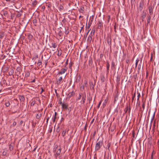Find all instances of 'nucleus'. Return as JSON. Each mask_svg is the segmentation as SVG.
<instances>
[{
	"instance_id": "nucleus-1",
	"label": "nucleus",
	"mask_w": 159,
	"mask_h": 159,
	"mask_svg": "<svg viewBox=\"0 0 159 159\" xmlns=\"http://www.w3.org/2000/svg\"><path fill=\"white\" fill-rule=\"evenodd\" d=\"M99 138L97 139V143L96 144L95 147V151H98V150L100 148L102 147L103 144V143L102 140H100L98 141Z\"/></svg>"
},
{
	"instance_id": "nucleus-2",
	"label": "nucleus",
	"mask_w": 159,
	"mask_h": 159,
	"mask_svg": "<svg viewBox=\"0 0 159 159\" xmlns=\"http://www.w3.org/2000/svg\"><path fill=\"white\" fill-rule=\"evenodd\" d=\"M154 7H153L151 6H149L148 7L149 12V15H152L153 13V9Z\"/></svg>"
},
{
	"instance_id": "nucleus-3",
	"label": "nucleus",
	"mask_w": 159,
	"mask_h": 159,
	"mask_svg": "<svg viewBox=\"0 0 159 159\" xmlns=\"http://www.w3.org/2000/svg\"><path fill=\"white\" fill-rule=\"evenodd\" d=\"M151 16L150 15H149V14H148L147 15L146 19L147 20V23L146 24V25L147 26L150 23L151 19Z\"/></svg>"
},
{
	"instance_id": "nucleus-4",
	"label": "nucleus",
	"mask_w": 159,
	"mask_h": 159,
	"mask_svg": "<svg viewBox=\"0 0 159 159\" xmlns=\"http://www.w3.org/2000/svg\"><path fill=\"white\" fill-rule=\"evenodd\" d=\"M106 41H107L108 45H110V47H111V37H107L106 38Z\"/></svg>"
},
{
	"instance_id": "nucleus-5",
	"label": "nucleus",
	"mask_w": 159,
	"mask_h": 159,
	"mask_svg": "<svg viewBox=\"0 0 159 159\" xmlns=\"http://www.w3.org/2000/svg\"><path fill=\"white\" fill-rule=\"evenodd\" d=\"M98 29H100L101 28L102 25L103 23L102 22V20H98Z\"/></svg>"
},
{
	"instance_id": "nucleus-6",
	"label": "nucleus",
	"mask_w": 159,
	"mask_h": 159,
	"mask_svg": "<svg viewBox=\"0 0 159 159\" xmlns=\"http://www.w3.org/2000/svg\"><path fill=\"white\" fill-rule=\"evenodd\" d=\"M82 103L84 104L85 103L86 98V95L85 93H83L82 94Z\"/></svg>"
},
{
	"instance_id": "nucleus-7",
	"label": "nucleus",
	"mask_w": 159,
	"mask_h": 159,
	"mask_svg": "<svg viewBox=\"0 0 159 159\" xmlns=\"http://www.w3.org/2000/svg\"><path fill=\"white\" fill-rule=\"evenodd\" d=\"M75 93L74 91H72V92L69 93L67 95V98H70L71 97L74 96Z\"/></svg>"
},
{
	"instance_id": "nucleus-8",
	"label": "nucleus",
	"mask_w": 159,
	"mask_h": 159,
	"mask_svg": "<svg viewBox=\"0 0 159 159\" xmlns=\"http://www.w3.org/2000/svg\"><path fill=\"white\" fill-rule=\"evenodd\" d=\"M146 17V13L144 12V11H143V14L141 15V20L142 22L144 21V19Z\"/></svg>"
},
{
	"instance_id": "nucleus-9",
	"label": "nucleus",
	"mask_w": 159,
	"mask_h": 159,
	"mask_svg": "<svg viewBox=\"0 0 159 159\" xmlns=\"http://www.w3.org/2000/svg\"><path fill=\"white\" fill-rule=\"evenodd\" d=\"M144 2L143 1H142L140 2L139 4V10L140 11H141L142 10Z\"/></svg>"
},
{
	"instance_id": "nucleus-10",
	"label": "nucleus",
	"mask_w": 159,
	"mask_h": 159,
	"mask_svg": "<svg viewBox=\"0 0 159 159\" xmlns=\"http://www.w3.org/2000/svg\"><path fill=\"white\" fill-rule=\"evenodd\" d=\"M66 70V68H62L61 69V71L59 72L58 74L61 75L63 74L65 72Z\"/></svg>"
},
{
	"instance_id": "nucleus-11",
	"label": "nucleus",
	"mask_w": 159,
	"mask_h": 159,
	"mask_svg": "<svg viewBox=\"0 0 159 159\" xmlns=\"http://www.w3.org/2000/svg\"><path fill=\"white\" fill-rule=\"evenodd\" d=\"M61 106L62 108L63 109H67L68 107V104L67 103H62L61 105Z\"/></svg>"
},
{
	"instance_id": "nucleus-12",
	"label": "nucleus",
	"mask_w": 159,
	"mask_h": 159,
	"mask_svg": "<svg viewBox=\"0 0 159 159\" xmlns=\"http://www.w3.org/2000/svg\"><path fill=\"white\" fill-rule=\"evenodd\" d=\"M116 65L115 62L112 61L111 62V68L112 70H114L116 69Z\"/></svg>"
},
{
	"instance_id": "nucleus-13",
	"label": "nucleus",
	"mask_w": 159,
	"mask_h": 159,
	"mask_svg": "<svg viewBox=\"0 0 159 159\" xmlns=\"http://www.w3.org/2000/svg\"><path fill=\"white\" fill-rule=\"evenodd\" d=\"M62 80V77H60L58 80H57V84L59 85L61 84V82Z\"/></svg>"
},
{
	"instance_id": "nucleus-14",
	"label": "nucleus",
	"mask_w": 159,
	"mask_h": 159,
	"mask_svg": "<svg viewBox=\"0 0 159 159\" xmlns=\"http://www.w3.org/2000/svg\"><path fill=\"white\" fill-rule=\"evenodd\" d=\"M120 76L119 75H117L116 78V81L117 84H120Z\"/></svg>"
},
{
	"instance_id": "nucleus-15",
	"label": "nucleus",
	"mask_w": 159,
	"mask_h": 159,
	"mask_svg": "<svg viewBox=\"0 0 159 159\" xmlns=\"http://www.w3.org/2000/svg\"><path fill=\"white\" fill-rule=\"evenodd\" d=\"M109 67H110V64L107 61V72H109Z\"/></svg>"
},
{
	"instance_id": "nucleus-16",
	"label": "nucleus",
	"mask_w": 159,
	"mask_h": 159,
	"mask_svg": "<svg viewBox=\"0 0 159 159\" xmlns=\"http://www.w3.org/2000/svg\"><path fill=\"white\" fill-rule=\"evenodd\" d=\"M83 94V93H79V96L77 97V98L76 99V100L77 101L79 100H80L81 99V97L82 96V95Z\"/></svg>"
},
{
	"instance_id": "nucleus-17",
	"label": "nucleus",
	"mask_w": 159,
	"mask_h": 159,
	"mask_svg": "<svg viewBox=\"0 0 159 159\" xmlns=\"http://www.w3.org/2000/svg\"><path fill=\"white\" fill-rule=\"evenodd\" d=\"M84 10V7L83 6H81L80 8L79 9V11L82 13H83Z\"/></svg>"
},
{
	"instance_id": "nucleus-18",
	"label": "nucleus",
	"mask_w": 159,
	"mask_h": 159,
	"mask_svg": "<svg viewBox=\"0 0 159 159\" xmlns=\"http://www.w3.org/2000/svg\"><path fill=\"white\" fill-rule=\"evenodd\" d=\"M118 94L117 93H116L114 97V102H116L118 99Z\"/></svg>"
},
{
	"instance_id": "nucleus-19",
	"label": "nucleus",
	"mask_w": 159,
	"mask_h": 159,
	"mask_svg": "<svg viewBox=\"0 0 159 159\" xmlns=\"http://www.w3.org/2000/svg\"><path fill=\"white\" fill-rule=\"evenodd\" d=\"M10 102L9 101H6L5 103V106L7 107H9L10 105Z\"/></svg>"
},
{
	"instance_id": "nucleus-20",
	"label": "nucleus",
	"mask_w": 159,
	"mask_h": 159,
	"mask_svg": "<svg viewBox=\"0 0 159 159\" xmlns=\"http://www.w3.org/2000/svg\"><path fill=\"white\" fill-rule=\"evenodd\" d=\"M28 38L30 40H31L33 38V36L30 34H29L28 35Z\"/></svg>"
},
{
	"instance_id": "nucleus-21",
	"label": "nucleus",
	"mask_w": 159,
	"mask_h": 159,
	"mask_svg": "<svg viewBox=\"0 0 159 159\" xmlns=\"http://www.w3.org/2000/svg\"><path fill=\"white\" fill-rule=\"evenodd\" d=\"M95 29H92L91 31L90 34V35H91V36L94 35V34L95 33Z\"/></svg>"
},
{
	"instance_id": "nucleus-22",
	"label": "nucleus",
	"mask_w": 159,
	"mask_h": 159,
	"mask_svg": "<svg viewBox=\"0 0 159 159\" xmlns=\"http://www.w3.org/2000/svg\"><path fill=\"white\" fill-rule=\"evenodd\" d=\"M42 19L41 20V21H40V22H43L46 19L47 17L44 15H43L42 16Z\"/></svg>"
},
{
	"instance_id": "nucleus-23",
	"label": "nucleus",
	"mask_w": 159,
	"mask_h": 159,
	"mask_svg": "<svg viewBox=\"0 0 159 159\" xmlns=\"http://www.w3.org/2000/svg\"><path fill=\"white\" fill-rule=\"evenodd\" d=\"M57 50H58L57 55L59 56H61L62 54V50L61 49H57Z\"/></svg>"
},
{
	"instance_id": "nucleus-24",
	"label": "nucleus",
	"mask_w": 159,
	"mask_h": 159,
	"mask_svg": "<svg viewBox=\"0 0 159 159\" xmlns=\"http://www.w3.org/2000/svg\"><path fill=\"white\" fill-rule=\"evenodd\" d=\"M101 80L102 82H104L105 81V77L104 75L101 76Z\"/></svg>"
},
{
	"instance_id": "nucleus-25",
	"label": "nucleus",
	"mask_w": 159,
	"mask_h": 159,
	"mask_svg": "<svg viewBox=\"0 0 159 159\" xmlns=\"http://www.w3.org/2000/svg\"><path fill=\"white\" fill-rule=\"evenodd\" d=\"M92 36L91 35H89L87 39V40H88L89 42H90L92 39Z\"/></svg>"
},
{
	"instance_id": "nucleus-26",
	"label": "nucleus",
	"mask_w": 159,
	"mask_h": 159,
	"mask_svg": "<svg viewBox=\"0 0 159 159\" xmlns=\"http://www.w3.org/2000/svg\"><path fill=\"white\" fill-rule=\"evenodd\" d=\"M142 61V60H141L140 61V64L138 65V70H140L141 68V67L142 66H141Z\"/></svg>"
},
{
	"instance_id": "nucleus-27",
	"label": "nucleus",
	"mask_w": 159,
	"mask_h": 159,
	"mask_svg": "<svg viewBox=\"0 0 159 159\" xmlns=\"http://www.w3.org/2000/svg\"><path fill=\"white\" fill-rule=\"evenodd\" d=\"M20 100L21 101H24L25 100V98L23 96H20L19 97Z\"/></svg>"
},
{
	"instance_id": "nucleus-28",
	"label": "nucleus",
	"mask_w": 159,
	"mask_h": 159,
	"mask_svg": "<svg viewBox=\"0 0 159 159\" xmlns=\"http://www.w3.org/2000/svg\"><path fill=\"white\" fill-rule=\"evenodd\" d=\"M66 130H64L62 132V134H61L62 136L63 137H64L65 135L66 134Z\"/></svg>"
},
{
	"instance_id": "nucleus-29",
	"label": "nucleus",
	"mask_w": 159,
	"mask_h": 159,
	"mask_svg": "<svg viewBox=\"0 0 159 159\" xmlns=\"http://www.w3.org/2000/svg\"><path fill=\"white\" fill-rule=\"evenodd\" d=\"M58 8L59 10L60 11H61L63 9V7L61 5H59V6L58 7Z\"/></svg>"
},
{
	"instance_id": "nucleus-30",
	"label": "nucleus",
	"mask_w": 159,
	"mask_h": 159,
	"mask_svg": "<svg viewBox=\"0 0 159 159\" xmlns=\"http://www.w3.org/2000/svg\"><path fill=\"white\" fill-rule=\"evenodd\" d=\"M16 70L17 71L19 72V74H20V71H21V68L20 67H17L16 68Z\"/></svg>"
},
{
	"instance_id": "nucleus-31",
	"label": "nucleus",
	"mask_w": 159,
	"mask_h": 159,
	"mask_svg": "<svg viewBox=\"0 0 159 159\" xmlns=\"http://www.w3.org/2000/svg\"><path fill=\"white\" fill-rule=\"evenodd\" d=\"M9 149L10 151H11L13 149V146L11 144L9 146Z\"/></svg>"
},
{
	"instance_id": "nucleus-32",
	"label": "nucleus",
	"mask_w": 159,
	"mask_h": 159,
	"mask_svg": "<svg viewBox=\"0 0 159 159\" xmlns=\"http://www.w3.org/2000/svg\"><path fill=\"white\" fill-rule=\"evenodd\" d=\"M87 99H88V100L89 101V103H90L91 101L92 100V97H88Z\"/></svg>"
},
{
	"instance_id": "nucleus-33",
	"label": "nucleus",
	"mask_w": 159,
	"mask_h": 159,
	"mask_svg": "<svg viewBox=\"0 0 159 159\" xmlns=\"http://www.w3.org/2000/svg\"><path fill=\"white\" fill-rule=\"evenodd\" d=\"M87 23H86V29L88 30H90L89 28L90 26V25H89V24H88V26H87Z\"/></svg>"
},
{
	"instance_id": "nucleus-34",
	"label": "nucleus",
	"mask_w": 159,
	"mask_h": 159,
	"mask_svg": "<svg viewBox=\"0 0 159 159\" xmlns=\"http://www.w3.org/2000/svg\"><path fill=\"white\" fill-rule=\"evenodd\" d=\"M52 47L54 48H56L57 47V45L56 43H52Z\"/></svg>"
},
{
	"instance_id": "nucleus-35",
	"label": "nucleus",
	"mask_w": 159,
	"mask_h": 159,
	"mask_svg": "<svg viewBox=\"0 0 159 159\" xmlns=\"http://www.w3.org/2000/svg\"><path fill=\"white\" fill-rule=\"evenodd\" d=\"M139 61V60L138 58H137V59L136 60V63H135V67H136L138 65V63Z\"/></svg>"
},
{
	"instance_id": "nucleus-36",
	"label": "nucleus",
	"mask_w": 159,
	"mask_h": 159,
	"mask_svg": "<svg viewBox=\"0 0 159 159\" xmlns=\"http://www.w3.org/2000/svg\"><path fill=\"white\" fill-rule=\"evenodd\" d=\"M7 12L6 11H3V14L5 16H6L7 14Z\"/></svg>"
},
{
	"instance_id": "nucleus-37",
	"label": "nucleus",
	"mask_w": 159,
	"mask_h": 159,
	"mask_svg": "<svg viewBox=\"0 0 159 159\" xmlns=\"http://www.w3.org/2000/svg\"><path fill=\"white\" fill-rule=\"evenodd\" d=\"M143 103L142 105V108L143 109V110H144V108H145V101H143Z\"/></svg>"
},
{
	"instance_id": "nucleus-38",
	"label": "nucleus",
	"mask_w": 159,
	"mask_h": 159,
	"mask_svg": "<svg viewBox=\"0 0 159 159\" xmlns=\"http://www.w3.org/2000/svg\"><path fill=\"white\" fill-rule=\"evenodd\" d=\"M135 93H134V95L132 96V102H133V101L134 99V98L135 97Z\"/></svg>"
},
{
	"instance_id": "nucleus-39",
	"label": "nucleus",
	"mask_w": 159,
	"mask_h": 159,
	"mask_svg": "<svg viewBox=\"0 0 159 159\" xmlns=\"http://www.w3.org/2000/svg\"><path fill=\"white\" fill-rule=\"evenodd\" d=\"M107 23H109V21H110V15H108L107 16Z\"/></svg>"
},
{
	"instance_id": "nucleus-40",
	"label": "nucleus",
	"mask_w": 159,
	"mask_h": 159,
	"mask_svg": "<svg viewBox=\"0 0 159 159\" xmlns=\"http://www.w3.org/2000/svg\"><path fill=\"white\" fill-rule=\"evenodd\" d=\"M21 14L20 13H18L16 15V16L17 17H20L21 15Z\"/></svg>"
},
{
	"instance_id": "nucleus-41",
	"label": "nucleus",
	"mask_w": 159,
	"mask_h": 159,
	"mask_svg": "<svg viewBox=\"0 0 159 159\" xmlns=\"http://www.w3.org/2000/svg\"><path fill=\"white\" fill-rule=\"evenodd\" d=\"M14 72V71L13 70H11V71L9 73V75H12L13 73Z\"/></svg>"
},
{
	"instance_id": "nucleus-42",
	"label": "nucleus",
	"mask_w": 159,
	"mask_h": 159,
	"mask_svg": "<svg viewBox=\"0 0 159 159\" xmlns=\"http://www.w3.org/2000/svg\"><path fill=\"white\" fill-rule=\"evenodd\" d=\"M89 66H90V65H92L93 62L92 60L91 59L89 60Z\"/></svg>"
},
{
	"instance_id": "nucleus-43",
	"label": "nucleus",
	"mask_w": 159,
	"mask_h": 159,
	"mask_svg": "<svg viewBox=\"0 0 159 159\" xmlns=\"http://www.w3.org/2000/svg\"><path fill=\"white\" fill-rule=\"evenodd\" d=\"M61 152L59 151L58 150L56 152V155L57 156H58L60 154Z\"/></svg>"
},
{
	"instance_id": "nucleus-44",
	"label": "nucleus",
	"mask_w": 159,
	"mask_h": 159,
	"mask_svg": "<svg viewBox=\"0 0 159 159\" xmlns=\"http://www.w3.org/2000/svg\"><path fill=\"white\" fill-rule=\"evenodd\" d=\"M7 153V152L6 151H4L3 152H2V155L3 156H5L6 155Z\"/></svg>"
},
{
	"instance_id": "nucleus-45",
	"label": "nucleus",
	"mask_w": 159,
	"mask_h": 159,
	"mask_svg": "<svg viewBox=\"0 0 159 159\" xmlns=\"http://www.w3.org/2000/svg\"><path fill=\"white\" fill-rule=\"evenodd\" d=\"M30 75V73L29 72H27L25 73V76L26 77H28Z\"/></svg>"
},
{
	"instance_id": "nucleus-46",
	"label": "nucleus",
	"mask_w": 159,
	"mask_h": 159,
	"mask_svg": "<svg viewBox=\"0 0 159 159\" xmlns=\"http://www.w3.org/2000/svg\"><path fill=\"white\" fill-rule=\"evenodd\" d=\"M69 33V30L68 29L67 30L65 29V34H68Z\"/></svg>"
},
{
	"instance_id": "nucleus-47",
	"label": "nucleus",
	"mask_w": 159,
	"mask_h": 159,
	"mask_svg": "<svg viewBox=\"0 0 159 159\" xmlns=\"http://www.w3.org/2000/svg\"><path fill=\"white\" fill-rule=\"evenodd\" d=\"M72 64H73V63L72 62H70L69 63V68L70 69H71V67H72Z\"/></svg>"
},
{
	"instance_id": "nucleus-48",
	"label": "nucleus",
	"mask_w": 159,
	"mask_h": 159,
	"mask_svg": "<svg viewBox=\"0 0 159 159\" xmlns=\"http://www.w3.org/2000/svg\"><path fill=\"white\" fill-rule=\"evenodd\" d=\"M140 97V94L139 93H138V95L137 96V101H138L139 99V98Z\"/></svg>"
},
{
	"instance_id": "nucleus-49",
	"label": "nucleus",
	"mask_w": 159,
	"mask_h": 159,
	"mask_svg": "<svg viewBox=\"0 0 159 159\" xmlns=\"http://www.w3.org/2000/svg\"><path fill=\"white\" fill-rule=\"evenodd\" d=\"M36 118L38 119H39L40 118V116L39 115V113L37 114Z\"/></svg>"
},
{
	"instance_id": "nucleus-50",
	"label": "nucleus",
	"mask_w": 159,
	"mask_h": 159,
	"mask_svg": "<svg viewBox=\"0 0 159 159\" xmlns=\"http://www.w3.org/2000/svg\"><path fill=\"white\" fill-rule=\"evenodd\" d=\"M102 101L101 100L99 102V104H98V105L97 106V107H98V108L100 107V105H101V102H102Z\"/></svg>"
},
{
	"instance_id": "nucleus-51",
	"label": "nucleus",
	"mask_w": 159,
	"mask_h": 159,
	"mask_svg": "<svg viewBox=\"0 0 159 159\" xmlns=\"http://www.w3.org/2000/svg\"><path fill=\"white\" fill-rule=\"evenodd\" d=\"M56 117H53L52 118V121L53 122H54L56 121Z\"/></svg>"
},
{
	"instance_id": "nucleus-52",
	"label": "nucleus",
	"mask_w": 159,
	"mask_h": 159,
	"mask_svg": "<svg viewBox=\"0 0 159 159\" xmlns=\"http://www.w3.org/2000/svg\"><path fill=\"white\" fill-rule=\"evenodd\" d=\"M129 59H127L126 60V62L127 64H128V66H129Z\"/></svg>"
},
{
	"instance_id": "nucleus-53",
	"label": "nucleus",
	"mask_w": 159,
	"mask_h": 159,
	"mask_svg": "<svg viewBox=\"0 0 159 159\" xmlns=\"http://www.w3.org/2000/svg\"><path fill=\"white\" fill-rule=\"evenodd\" d=\"M110 146V144L109 143H108L107 145V147H108V148L109 150V148Z\"/></svg>"
},
{
	"instance_id": "nucleus-54",
	"label": "nucleus",
	"mask_w": 159,
	"mask_h": 159,
	"mask_svg": "<svg viewBox=\"0 0 159 159\" xmlns=\"http://www.w3.org/2000/svg\"><path fill=\"white\" fill-rule=\"evenodd\" d=\"M66 21V19L64 18L62 20V22L63 23H65Z\"/></svg>"
},
{
	"instance_id": "nucleus-55",
	"label": "nucleus",
	"mask_w": 159,
	"mask_h": 159,
	"mask_svg": "<svg viewBox=\"0 0 159 159\" xmlns=\"http://www.w3.org/2000/svg\"><path fill=\"white\" fill-rule=\"evenodd\" d=\"M61 100V98L60 100H59L58 102H59V103L62 105V104L63 103L62 102Z\"/></svg>"
},
{
	"instance_id": "nucleus-56",
	"label": "nucleus",
	"mask_w": 159,
	"mask_h": 159,
	"mask_svg": "<svg viewBox=\"0 0 159 159\" xmlns=\"http://www.w3.org/2000/svg\"><path fill=\"white\" fill-rule=\"evenodd\" d=\"M16 124V122L15 121H14L12 124V125L13 126H15Z\"/></svg>"
},
{
	"instance_id": "nucleus-57",
	"label": "nucleus",
	"mask_w": 159,
	"mask_h": 159,
	"mask_svg": "<svg viewBox=\"0 0 159 159\" xmlns=\"http://www.w3.org/2000/svg\"><path fill=\"white\" fill-rule=\"evenodd\" d=\"M114 30H115V32H116V24H115V25H114Z\"/></svg>"
},
{
	"instance_id": "nucleus-58",
	"label": "nucleus",
	"mask_w": 159,
	"mask_h": 159,
	"mask_svg": "<svg viewBox=\"0 0 159 159\" xmlns=\"http://www.w3.org/2000/svg\"><path fill=\"white\" fill-rule=\"evenodd\" d=\"M132 134L133 135V136L134 138V135H135V132L134 131H133L132 133Z\"/></svg>"
},
{
	"instance_id": "nucleus-59",
	"label": "nucleus",
	"mask_w": 159,
	"mask_h": 159,
	"mask_svg": "<svg viewBox=\"0 0 159 159\" xmlns=\"http://www.w3.org/2000/svg\"><path fill=\"white\" fill-rule=\"evenodd\" d=\"M23 123V121L22 120H21L20 122L19 125H21Z\"/></svg>"
},
{
	"instance_id": "nucleus-60",
	"label": "nucleus",
	"mask_w": 159,
	"mask_h": 159,
	"mask_svg": "<svg viewBox=\"0 0 159 159\" xmlns=\"http://www.w3.org/2000/svg\"><path fill=\"white\" fill-rule=\"evenodd\" d=\"M37 22V20H34L33 21L34 23H36Z\"/></svg>"
},
{
	"instance_id": "nucleus-61",
	"label": "nucleus",
	"mask_w": 159,
	"mask_h": 159,
	"mask_svg": "<svg viewBox=\"0 0 159 159\" xmlns=\"http://www.w3.org/2000/svg\"><path fill=\"white\" fill-rule=\"evenodd\" d=\"M59 127H58L56 130V131L57 132H59L60 131V129H59Z\"/></svg>"
},
{
	"instance_id": "nucleus-62",
	"label": "nucleus",
	"mask_w": 159,
	"mask_h": 159,
	"mask_svg": "<svg viewBox=\"0 0 159 159\" xmlns=\"http://www.w3.org/2000/svg\"><path fill=\"white\" fill-rule=\"evenodd\" d=\"M41 89L42 90H41V92H40V94L42 93L44 91V90L42 88H41Z\"/></svg>"
},
{
	"instance_id": "nucleus-63",
	"label": "nucleus",
	"mask_w": 159,
	"mask_h": 159,
	"mask_svg": "<svg viewBox=\"0 0 159 159\" xmlns=\"http://www.w3.org/2000/svg\"><path fill=\"white\" fill-rule=\"evenodd\" d=\"M64 120V118L63 117L61 118V120L60 121V123H61L62 121H63Z\"/></svg>"
},
{
	"instance_id": "nucleus-64",
	"label": "nucleus",
	"mask_w": 159,
	"mask_h": 159,
	"mask_svg": "<svg viewBox=\"0 0 159 159\" xmlns=\"http://www.w3.org/2000/svg\"><path fill=\"white\" fill-rule=\"evenodd\" d=\"M148 143H149L150 144V145H151V144H152V142L151 141V140H149V141H148Z\"/></svg>"
}]
</instances>
